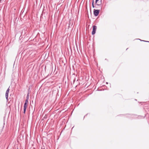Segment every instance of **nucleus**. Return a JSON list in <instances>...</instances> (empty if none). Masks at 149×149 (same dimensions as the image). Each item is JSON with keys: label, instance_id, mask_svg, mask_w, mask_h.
<instances>
[{"label": "nucleus", "instance_id": "f257e3e1", "mask_svg": "<svg viewBox=\"0 0 149 149\" xmlns=\"http://www.w3.org/2000/svg\"><path fill=\"white\" fill-rule=\"evenodd\" d=\"M28 100L26 99L25 101V102L24 104V113H25L26 107H27V104L28 102Z\"/></svg>", "mask_w": 149, "mask_h": 149}, {"label": "nucleus", "instance_id": "f03ea898", "mask_svg": "<svg viewBox=\"0 0 149 149\" xmlns=\"http://www.w3.org/2000/svg\"><path fill=\"white\" fill-rule=\"evenodd\" d=\"M97 27L95 25H93V31L92 32V34L93 35H94L96 32V31L97 29Z\"/></svg>", "mask_w": 149, "mask_h": 149}, {"label": "nucleus", "instance_id": "7ed1b4c3", "mask_svg": "<svg viewBox=\"0 0 149 149\" xmlns=\"http://www.w3.org/2000/svg\"><path fill=\"white\" fill-rule=\"evenodd\" d=\"M100 10H95L94 9V10L93 13L95 16H97L99 13Z\"/></svg>", "mask_w": 149, "mask_h": 149}, {"label": "nucleus", "instance_id": "20e7f679", "mask_svg": "<svg viewBox=\"0 0 149 149\" xmlns=\"http://www.w3.org/2000/svg\"><path fill=\"white\" fill-rule=\"evenodd\" d=\"M9 88H8L7 89V90H6V92L5 95H6V98L7 100H8V93L9 92Z\"/></svg>", "mask_w": 149, "mask_h": 149}, {"label": "nucleus", "instance_id": "39448f33", "mask_svg": "<svg viewBox=\"0 0 149 149\" xmlns=\"http://www.w3.org/2000/svg\"><path fill=\"white\" fill-rule=\"evenodd\" d=\"M101 0H100V1H98L97 2V4H96V5L98 6H101Z\"/></svg>", "mask_w": 149, "mask_h": 149}, {"label": "nucleus", "instance_id": "423d86ee", "mask_svg": "<svg viewBox=\"0 0 149 149\" xmlns=\"http://www.w3.org/2000/svg\"><path fill=\"white\" fill-rule=\"evenodd\" d=\"M92 7L93 8L95 7L94 5V1L93 0L92 2Z\"/></svg>", "mask_w": 149, "mask_h": 149}, {"label": "nucleus", "instance_id": "0eeeda50", "mask_svg": "<svg viewBox=\"0 0 149 149\" xmlns=\"http://www.w3.org/2000/svg\"><path fill=\"white\" fill-rule=\"evenodd\" d=\"M138 39L140 40L141 41H144V42H149V41H144V40H142L140 39Z\"/></svg>", "mask_w": 149, "mask_h": 149}, {"label": "nucleus", "instance_id": "6e6552de", "mask_svg": "<svg viewBox=\"0 0 149 149\" xmlns=\"http://www.w3.org/2000/svg\"><path fill=\"white\" fill-rule=\"evenodd\" d=\"M99 0H96L95 3L96 4H97L98 2L99 1Z\"/></svg>", "mask_w": 149, "mask_h": 149}, {"label": "nucleus", "instance_id": "1a4fd4ad", "mask_svg": "<svg viewBox=\"0 0 149 149\" xmlns=\"http://www.w3.org/2000/svg\"><path fill=\"white\" fill-rule=\"evenodd\" d=\"M75 81V79L74 78V79L73 80V84H74Z\"/></svg>", "mask_w": 149, "mask_h": 149}, {"label": "nucleus", "instance_id": "9d476101", "mask_svg": "<svg viewBox=\"0 0 149 149\" xmlns=\"http://www.w3.org/2000/svg\"><path fill=\"white\" fill-rule=\"evenodd\" d=\"M29 97L28 96H27L26 97V99L29 100Z\"/></svg>", "mask_w": 149, "mask_h": 149}, {"label": "nucleus", "instance_id": "9b49d317", "mask_svg": "<svg viewBox=\"0 0 149 149\" xmlns=\"http://www.w3.org/2000/svg\"><path fill=\"white\" fill-rule=\"evenodd\" d=\"M27 96H28L29 97V93L27 94Z\"/></svg>", "mask_w": 149, "mask_h": 149}, {"label": "nucleus", "instance_id": "f8f14e48", "mask_svg": "<svg viewBox=\"0 0 149 149\" xmlns=\"http://www.w3.org/2000/svg\"><path fill=\"white\" fill-rule=\"evenodd\" d=\"M100 8H101V6H100Z\"/></svg>", "mask_w": 149, "mask_h": 149}, {"label": "nucleus", "instance_id": "ddd939ff", "mask_svg": "<svg viewBox=\"0 0 149 149\" xmlns=\"http://www.w3.org/2000/svg\"><path fill=\"white\" fill-rule=\"evenodd\" d=\"M96 7V8H97V7Z\"/></svg>", "mask_w": 149, "mask_h": 149}, {"label": "nucleus", "instance_id": "4468645a", "mask_svg": "<svg viewBox=\"0 0 149 149\" xmlns=\"http://www.w3.org/2000/svg\"><path fill=\"white\" fill-rule=\"evenodd\" d=\"M128 49V48H127V49H126V50H127V49Z\"/></svg>", "mask_w": 149, "mask_h": 149}]
</instances>
